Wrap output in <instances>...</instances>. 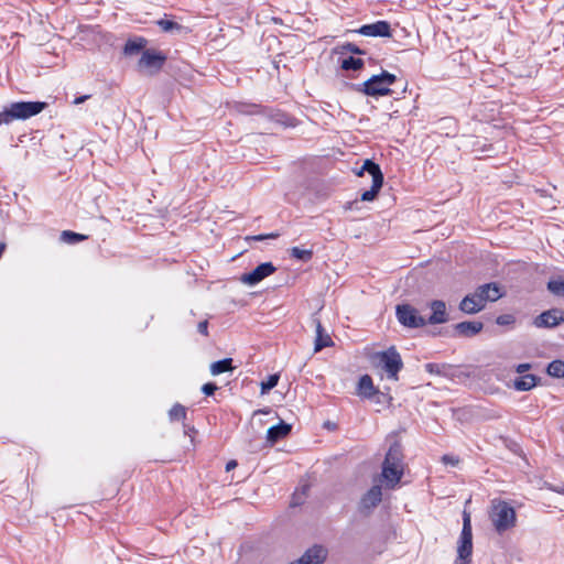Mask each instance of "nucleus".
<instances>
[{
	"label": "nucleus",
	"instance_id": "obj_1",
	"mask_svg": "<svg viewBox=\"0 0 564 564\" xmlns=\"http://www.w3.org/2000/svg\"><path fill=\"white\" fill-rule=\"evenodd\" d=\"M502 296L497 283L490 282L478 286L474 293L466 295L459 303V310L466 314L480 312L487 302H496Z\"/></svg>",
	"mask_w": 564,
	"mask_h": 564
},
{
	"label": "nucleus",
	"instance_id": "obj_2",
	"mask_svg": "<svg viewBox=\"0 0 564 564\" xmlns=\"http://www.w3.org/2000/svg\"><path fill=\"white\" fill-rule=\"evenodd\" d=\"M404 473L402 446L399 442L390 445L382 463L381 476L388 488H394Z\"/></svg>",
	"mask_w": 564,
	"mask_h": 564
},
{
	"label": "nucleus",
	"instance_id": "obj_3",
	"mask_svg": "<svg viewBox=\"0 0 564 564\" xmlns=\"http://www.w3.org/2000/svg\"><path fill=\"white\" fill-rule=\"evenodd\" d=\"M46 107L42 101H18L12 102L8 108L0 112V126L9 124L13 120H25L39 115Z\"/></svg>",
	"mask_w": 564,
	"mask_h": 564
},
{
	"label": "nucleus",
	"instance_id": "obj_4",
	"mask_svg": "<svg viewBox=\"0 0 564 564\" xmlns=\"http://www.w3.org/2000/svg\"><path fill=\"white\" fill-rule=\"evenodd\" d=\"M494 528L498 533H503L513 528L517 521L516 510L507 501L495 499L491 501L489 513Z\"/></svg>",
	"mask_w": 564,
	"mask_h": 564
},
{
	"label": "nucleus",
	"instance_id": "obj_5",
	"mask_svg": "<svg viewBox=\"0 0 564 564\" xmlns=\"http://www.w3.org/2000/svg\"><path fill=\"white\" fill-rule=\"evenodd\" d=\"M371 362L376 368L382 369L392 380H398V373L403 368L401 355L393 346L387 350L375 352L371 356Z\"/></svg>",
	"mask_w": 564,
	"mask_h": 564
},
{
	"label": "nucleus",
	"instance_id": "obj_6",
	"mask_svg": "<svg viewBox=\"0 0 564 564\" xmlns=\"http://www.w3.org/2000/svg\"><path fill=\"white\" fill-rule=\"evenodd\" d=\"M397 80L395 75L383 70L358 85L356 90L367 96H386L391 94L390 86Z\"/></svg>",
	"mask_w": 564,
	"mask_h": 564
},
{
	"label": "nucleus",
	"instance_id": "obj_7",
	"mask_svg": "<svg viewBox=\"0 0 564 564\" xmlns=\"http://www.w3.org/2000/svg\"><path fill=\"white\" fill-rule=\"evenodd\" d=\"M364 173H368L371 176L372 184L370 189L365 191L361 194L360 199L364 202H371L377 197L383 185V174L379 164L371 160H366L364 162L361 169L357 172V175L362 176Z\"/></svg>",
	"mask_w": 564,
	"mask_h": 564
},
{
	"label": "nucleus",
	"instance_id": "obj_8",
	"mask_svg": "<svg viewBox=\"0 0 564 564\" xmlns=\"http://www.w3.org/2000/svg\"><path fill=\"white\" fill-rule=\"evenodd\" d=\"M473 553V531L470 514L466 511L463 513V529L458 540L457 558L469 560Z\"/></svg>",
	"mask_w": 564,
	"mask_h": 564
},
{
	"label": "nucleus",
	"instance_id": "obj_9",
	"mask_svg": "<svg viewBox=\"0 0 564 564\" xmlns=\"http://www.w3.org/2000/svg\"><path fill=\"white\" fill-rule=\"evenodd\" d=\"M395 315L401 325L409 328H420L426 325V318L419 314V311L410 304H399L395 307Z\"/></svg>",
	"mask_w": 564,
	"mask_h": 564
},
{
	"label": "nucleus",
	"instance_id": "obj_10",
	"mask_svg": "<svg viewBox=\"0 0 564 564\" xmlns=\"http://www.w3.org/2000/svg\"><path fill=\"white\" fill-rule=\"evenodd\" d=\"M166 61V56L154 50H144L141 58L138 62V67L141 72L153 74L160 70Z\"/></svg>",
	"mask_w": 564,
	"mask_h": 564
},
{
	"label": "nucleus",
	"instance_id": "obj_11",
	"mask_svg": "<svg viewBox=\"0 0 564 564\" xmlns=\"http://www.w3.org/2000/svg\"><path fill=\"white\" fill-rule=\"evenodd\" d=\"M564 322V311L561 308H551L542 312L533 319V325L538 328H552Z\"/></svg>",
	"mask_w": 564,
	"mask_h": 564
},
{
	"label": "nucleus",
	"instance_id": "obj_12",
	"mask_svg": "<svg viewBox=\"0 0 564 564\" xmlns=\"http://www.w3.org/2000/svg\"><path fill=\"white\" fill-rule=\"evenodd\" d=\"M275 271L276 268L272 262H263L251 272L242 274L240 281L247 285H256L267 276L273 274Z\"/></svg>",
	"mask_w": 564,
	"mask_h": 564
},
{
	"label": "nucleus",
	"instance_id": "obj_13",
	"mask_svg": "<svg viewBox=\"0 0 564 564\" xmlns=\"http://www.w3.org/2000/svg\"><path fill=\"white\" fill-rule=\"evenodd\" d=\"M358 33L365 36H380V37H389L391 36V26L387 21H377L371 24H365L359 30Z\"/></svg>",
	"mask_w": 564,
	"mask_h": 564
},
{
	"label": "nucleus",
	"instance_id": "obj_14",
	"mask_svg": "<svg viewBox=\"0 0 564 564\" xmlns=\"http://www.w3.org/2000/svg\"><path fill=\"white\" fill-rule=\"evenodd\" d=\"M432 314L426 318V324H444L449 321L446 304L444 301L434 300L429 304Z\"/></svg>",
	"mask_w": 564,
	"mask_h": 564
},
{
	"label": "nucleus",
	"instance_id": "obj_15",
	"mask_svg": "<svg viewBox=\"0 0 564 564\" xmlns=\"http://www.w3.org/2000/svg\"><path fill=\"white\" fill-rule=\"evenodd\" d=\"M381 487L375 485L361 497L359 508L361 511H370L381 502Z\"/></svg>",
	"mask_w": 564,
	"mask_h": 564
},
{
	"label": "nucleus",
	"instance_id": "obj_16",
	"mask_svg": "<svg viewBox=\"0 0 564 564\" xmlns=\"http://www.w3.org/2000/svg\"><path fill=\"white\" fill-rule=\"evenodd\" d=\"M327 556V550L321 545L308 549L297 561L291 564H322Z\"/></svg>",
	"mask_w": 564,
	"mask_h": 564
},
{
	"label": "nucleus",
	"instance_id": "obj_17",
	"mask_svg": "<svg viewBox=\"0 0 564 564\" xmlns=\"http://www.w3.org/2000/svg\"><path fill=\"white\" fill-rule=\"evenodd\" d=\"M358 394L366 399H371L375 395H382L384 399L387 398V393L380 392L375 388L372 378L369 375L360 377L358 381Z\"/></svg>",
	"mask_w": 564,
	"mask_h": 564
},
{
	"label": "nucleus",
	"instance_id": "obj_18",
	"mask_svg": "<svg viewBox=\"0 0 564 564\" xmlns=\"http://www.w3.org/2000/svg\"><path fill=\"white\" fill-rule=\"evenodd\" d=\"M316 337L314 343V350L321 351L323 348L329 347L333 345V340L330 336L326 333L319 319H314Z\"/></svg>",
	"mask_w": 564,
	"mask_h": 564
},
{
	"label": "nucleus",
	"instance_id": "obj_19",
	"mask_svg": "<svg viewBox=\"0 0 564 564\" xmlns=\"http://www.w3.org/2000/svg\"><path fill=\"white\" fill-rule=\"evenodd\" d=\"M291 432V425L281 422L280 424L269 427L267 432V440L270 444L276 443L279 440L285 437Z\"/></svg>",
	"mask_w": 564,
	"mask_h": 564
},
{
	"label": "nucleus",
	"instance_id": "obj_20",
	"mask_svg": "<svg viewBox=\"0 0 564 564\" xmlns=\"http://www.w3.org/2000/svg\"><path fill=\"white\" fill-rule=\"evenodd\" d=\"M484 324L481 322H460L455 325V330L460 336L471 337L481 332Z\"/></svg>",
	"mask_w": 564,
	"mask_h": 564
},
{
	"label": "nucleus",
	"instance_id": "obj_21",
	"mask_svg": "<svg viewBox=\"0 0 564 564\" xmlns=\"http://www.w3.org/2000/svg\"><path fill=\"white\" fill-rule=\"evenodd\" d=\"M539 381L540 378L534 375H524L514 380L513 387L518 391H529L534 388Z\"/></svg>",
	"mask_w": 564,
	"mask_h": 564
},
{
	"label": "nucleus",
	"instance_id": "obj_22",
	"mask_svg": "<svg viewBox=\"0 0 564 564\" xmlns=\"http://www.w3.org/2000/svg\"><path fill=\"white\" fill-rule=\"evenodd\" d=\"M145 44H147V40H144L143 37H137L133 40H129V41H127V43L123 47V53L127 56L137 55L144 50Z\"/></svg>",
	"mask_w": 564,
	"mask_h": 564
},
{
	"label": "nucleus",
	"instance_id": "obj_23",
	"mask_svg": "<svg viewBox=\"0 0 564 564\" xmlns=\"http://www.w3.org/2000/svg\"><path fill=\"white\" fill-rule=\"evenodd\" d=\"M232 369H234V367H232L231 358H225V359L215 361L210 365V372L213 376H218L220 373L231 371Z\"/></svg>",
	"mask_w": 564,
	"mask_h": 564
},
{
	"label": "nucleus",
	"instance_id": "obj_24",
	"mask_svg": "<svg viewBox=\"0 0 564 564\" xmlns=\"http://www.w3.org/2000/svg\"><path fill=\"white\" fill-rule=\"evenodd\" d=\"M424 367H425V370L431 375L443 376V377L451 376L449 371L452 370V367L449 365L430 362V364H426Z\"/></svg>",
	"mask_w": 564,
	"mask_h": 564
},
{
	"label": "nucleus",
	"instance_id": "obj_25",
	"mask_svg": "<svg viewBox=\"0 0 564 564\" xmlns=\"http://www.w3.org/2000/svg\"><path fill=\"white\" fill-rule=\"evenodd\" d=\"M546 372L554 378H564V361L553 360L549 364Z\"/></svg>",
	"mask_w": 564,
	"mask_h": 564
},
{
	"label": "nucleus",
	"instance_id": "obj_26",
	"mask_svg": "<svg viewBox=\"0 0 564 564\" xmlns=\"http://www.w3.org/2000/svg\"><path fill=\"white\" fill-rule=\"evenodd\" d=\"M340 66L345 70H357L364 66V61L361 58H355L352 56H349L341 61Z\"/></svg>",
	"mask_w": 564,
	"mask_h": 564
},
{
	"label": "nucleus",
	"instance_id": "obj_27",
	"mask_svg": "<svg viewBox=\"0 0 564 564\" xmlns=\"http://www.w3.org/2000/svg\"><path fill=\"white\" fill-rule=\"evenodd\" d=\"M186 414V408L180 403L174 404L172 409L169 411V416L171 421L185 420Z\"/></svg>",
	"mask_w": 564,
	"mask_h": 564
},
{
	"label": "nucleus",
	"instance_id": "obj_28",
	"mask_svg": "<svg viewBox=\"0 0 564 564\" xmlns=\"http://www.w3.org/2000/svg\"><path fill=\"white\" fill-rule=\"evenodd\" d=\"M87 237L70 230L62 231L61 239L66 243H76L85 240Z\"/></svg>",
	"mask_w": 564,
	"mask_h": 564
},
{
	"label": "nucleus",
	"instance_id": "obj_29",
	"mask_svg": "<svg viewBox=\"0 0 564 564\" xmlns=\"http://www.w3.org/2000/svg\"><path fill=\"white\" fill-rule=\"evenodd\" d=\"M291 256L297 260L307 262L313 257V251L307 249H301L299 247H293L291 250Z\"/></svg>",
	"mask_w": 564,
	"mask_h": 564
},
{
	"label": "nucleus",
	"instance_id": "obj_30",
	"mask_svg": "<svg viewBox=\"0 0 564 564\" xmlns=\"http://www.w3.org/2000/svg\"><path fill=\"white\" fill-rule=\"evenodd\" d=\"M158 25L161 28L163 32H180L183 30V26L181 24L166 19L159 20Z\"/></svg>",
	"mask_w": 564,
	"mask_h": 564
},
{
	"label": "nucleus",
	"instance_id": "obj_31",
	"mask_svg": "<svg viewBox=\"0 0 564 564\" xmlns=\"http://www.w3.org/2000/svg\"><path fill=\"white\" fill-rule=\"evenodd\" d=\"M547 290L556 296H564V280H550Z\"/></svg>",
	"mask_w": 564,
	"mask_h": 564
},
{
	"label": "nucleus",
	"instance_id": "obj_32",
	"mask_svg": "<svg viewBox=\"0 0 564 564\" xmlns=\"http://www.w3.org/2000/svg\"><path fill=\"white\" fill-rule=\"evenodd\" d=\"M279 379H280L279 375H276V373L270 375L265 381L261 382V392L265 393V392L270 391L271 389H273L278 384Z\"/></svg>",
	"mask_w": 564,
	"mask_h": 564
},
{
	"label": "nucleus",
	"instance_id": "obj_33",
	"mask_svg": "<svg viewBox=\"0 0 564 564\" xmlns=\"http://www.w3.org/2000/svg\"><path fill=\"white\" fill-rule=\"evenodd\" d=\"M516 322V318L512 314H502L499 315L496 319V323L501 326L511 325Z\"/></svg>",
	"mask_w": 564,
	"mask_h": 564
},
{
	"label": "nucleus",
	"instance_id": "obj_34",
	"mask_svg": "<svg viewBox=\"0 0 564 564\" xmlns=\"http://www.w3.org/2000/svg\"><path fill=\"white\" fill-rule=\"evenodd\" d=\"M343 51L347 52V53L358 54V55L364 54V51L360 50L357 45H355L352 43H347L346 45H344Z\"/></svg>",
	"mask_w": 564,
	"mask_h": 564
},
{
	"label": "nucleus",
	"instance_id": "obj_35",
	"mask_svg": "<svg viewBox=\"0 0 564 564\" xmlns=\"http://www.w3.org/2000/svg\"><path fill=\"white\" fill-rule=\"evenodd\" d=\"M216 390H217V386L215 383H213V382L205 383L202 387V391L206 395H213Z\"/></svg>",
	"mask_w": 564,
	"mask_h": 564
},
{
	"label": "nucleus",
	"instance_id": "obj_36",
	"mask_svg": "<svg viewBox=\"0 0 564 564\" xmlns=\"http://www.w3.org/2000/svg\"><path fill=\"white\" fill-rule=\"evenodd\" d=\"M442 462L446 465L449 464V465L456 466L459 463V459L457 457H454L451 455H444L442 457Z\"/></svg>",
	"mask_w": 564,
	"mask_h": 564
},
{
	"label": "nucleus",
	"instance_id": "obj_37",
	"mask_svg": "<svg viewBox=\"0 0 564 564\" xmlns=\"http://www.w3.org/2000/svg\"><path fill=\"white\" fill-rule=\"evenodd\" d=\"M197 330L202 335L207 336L208 335V322L207 321L199 322L198 325H197Z\"/></svg>",
	"mask_w": 564,
	"mask_h": 564
},
{
	"label": "nucleus",
	"instance_id": "obj_38",
	"mask_svg": "<svg viewBox=\"0 0 564 564\" xmlns=\"http://www.w3.org/2000/svg\"><path fill=\"white\" fill-rule=\"evenodd\" d=\"M279 237V234H269V235H258V236H253L252 239L253 240H258V241H261V240H264L267 238H278Z\"/></svg>",
	"mask_w": 564,
	"mask_h": 564
},
{
	"label": "nucleus",
	"instance_id": "obj_39",
	"mask_svg": "<svg viewBox=\"0 0 564 564\" xmlns=\"http://www.w3.org/2000/svg\"><path fill=\"white\" fill-rule=\"evenodd\" d=\"M531 368V365L530 364H520L518 367H517V372L518 373H523L525 372L527 370H529Z\"/></svg>",
	"mask_w": 564,
	"mask_h": 564
},
{
	"label": "nucleus",
	"instance_id": "obj_40",
	"mask_svg": "<svg viewBox=\"0 0 564 564\" xmlns=\"http://www.w3.org/2000/svg\"><path fill=\"white\" fill-rule=\"evenodd\" d=\"M236 467H237V462L232 459V460H229V462L227 463V465H226V470H227V471H229V470H231V469H234V468H236Z\"/></svg>",
	"mask_w": 564,
	"mask_h": 564
},
{
	"label": "nucleus",
	"instance_id": "obj_41",
	"mask_svg": "<svg viewBox=\"0 0 564 564\" xmlns=\"http://www.w3.org/2000/svg\"><path fill=\"white\" fill-rule=\"evenodd\" d=\"M377 397V402L378 403H386V402H389L391 400V397H389L387 394V398L384 399L382 395H376Z\"/></svg>",
	"mask_w": 564,
	"mask_h": 564
},
{
	"label": "nucleus",
	"instance_id": "obj_42",
	"mask_svg": "<svg viewBox=\"0 0 564 564\" xmlns=\"http://www.w3.org/2000/svg\"><path fill=\"white\" fill-rule=\"evenodd\" d=\"M89 96L85 95V96H80V97H77L75 100H74V104L78 105V104H82L84 102L86 99H88Z\"/></svg>",
	"mask_w": 564,
	"mask_h": 564
},
{
	"label": "nucleus",
	"instance_id": "obj_43",
	"mask_svg": "<svg viewBox=\"0 0 564 564\" xmlns=\"http://www.w3.org/2000/svg\"><path fill=\"white\" fill-rule=\"evenodd\" d=\"M469 562H470V558L469 560H458V558H456V561H455L456 564H469Z\"/></svg>",
	"mask_w": 564,
	"mask_h": 564
},
{
	"label": "nucleus",
	"instance_id": "obj_44",
	"mask_svg": "<svg viewBox=\"0 0 564 564\" xmlns=\"http://www.w3.org/2000/svg\"><path fill=\"white\" fill-rule=\"evenodd\" d=\"M300 503H301V501L297 499L296 494H295V495H294V497H293V502H292V505H293V506H297V505H300Z\"/></svg>",
	"mask_w": 564,
	"mask_h": 564
},
{
	"label": "nucleus",
	"instance_id": "obj_45",
	"mask_svg": "<svg viewBox=\"0 0 564 564\" xmlns=\"http://www.w3.org/2000/svg\"><path fill=\"white\" fill-rule=\"evenodd\" d=\"M563 494H564V489H563Z\"/></svg>",
	"mask_w": 564,
	"mask_h": 564
}]
</instances>
